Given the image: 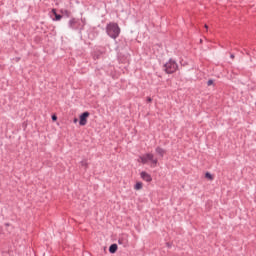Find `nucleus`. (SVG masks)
I'll return each instance as SVG.
<instances>
[{"mask_svg":"<svg viewBox=\"0 0 256 256\" xmlns=\"http://www.w3.org/2000/svg\"><path fill=\"white\" fill-rule=\"evenodd\" d=\"M106 33L111 37V39H117V37L121 35V28L119 27V24L110 22L106 26Z\"/></svg>","mask_w":256,"mask_h":256,"instance_id":"nucleus-1","label":"nucleus"},{"mask_svg":"<svg viewBox=\"0 0 256 256\" xmlns=\"http://www.w3.org/2000/svg\"><path fill=\"white\" fill-rule=\"evenodd\" d=\"M149 161H151L154 167H157V163H159V160H157V158H155V156L151 153H146L143 156H139L138 162L142 163L143 165H147Z\"/></svg>","mask_w":256,"mask_h":256,"instance_id":"nucleus-2","label":"nucleus"},{"mask_svg":"<svg viewBox=\"0 0 256 256\" xmlns=\"http://www.w3.org/2000/svg\"><path fill=\"white\" fill-rule=\"evenodd\" d=\"M163 68L165 73H167L168 75H171L175 73L177 69H179V65H177V62L175 60L170 59L167 63L163 65Z\"/></svg>","mask_w":256,"mask_h":256,"instance_id":"nucleus-3","label":"nucleus"},{"mask_svg":"<svg viewBox=\"0 0 256 256\" xmlns=\"http://www.w3.org/2000/svg\"><path fill=\"white\" fill-rule=\"evenodd\" d=\"M89 115H91V113H89V111H85L82 114H80V116H79L80 127H85V125H87V119H89Z\"/></svg>","mask_w":256,"mask_h":256,"instance_id":"nucleus-4","label":"nucleus"},{"mask_svg":"<svg viewBox=\"0 0 256 256\" xmlns=\"http://www.w3.org/2000/svg\"><path fill=\"white\" fill-rule=\"evenodd\" d=\"M140 177H141V179H143V181H146L147 183H151V181H153V178L151 177V174H149L145 171H142L140 173Z\"/></svg>","mask_w":256,"mask_h":256,"instance_id":"nucleus-5","label":"nucleus"},{"mask_svg":"<svg viewBox=\"0 0 256 256\" xmlns=\"http://www.w3.org/2000/svg\"><path fill=\"white\" fill-rule=\"evenodd\" d=\"M68 25L70 27V29H77V26L79 25V21L77 20V18H71L68 22Z\"/></svg>","mask_w":256,"mask_h":256,"instance_id":"nucleus-6","label":"nucleus"},{"mask_svg":"<svg viewBox=\"0 0 256 256\" xmlns=\"http://www.w3.org/2000/svg\"><path fill=\"white\" fill-rule=\"evenodd\" d=\"M52 15H54L53 21H61L63 19L62 14L57 13V9L53 8L51 10Z\"/></svg>","mask_w":256,"mask_h":256,"instance_id":"nucleus-7","label":"nucleus"},{"mask_svg":"<svg viewBox=\"0 0 256 256\" xmlns=\"http://www.w3.org/2000/svg\"><path fill=\"white\" fill-rule=\"evenodd\" d=\"M59 13H61L62 19H63V17L69 18V17H71V15H72L71 11H69V10H67V9H60V10H59Z\"/></svg>","mask_w":256,"mask_h":256,"instance_id":"nucleus-8","label":"nucleus"},{"mask_svg":"<svg viewBox=\"0 0 256 256\" xmlns=\"http://www.w3.org/2000/svg\"><path fill=\"white\" fill-rule=\"evenodd\" d=\"M119 249V246L117 244H111L109 247V253H111L112 255H115V253H117V250Z\"/></svg>","mask_w":256,"mask_h":256,"instance_id":"nucleus-9","label":"nucleus"},{"mask_svg":"<svg viewBox=\"0 0 256 256\" xmlns=\"http://www.w3.org/2000/svg\"><path fill=\"white\" fill-rule=\"evenodd\" d=\"M118 245H122L123 247H127L129 245V241L127 238H119L118 239Z\"/></svg>","mask_w":256,"mask_h":256,"instance_id":"nucleus-10","label":"nucleus"},{"mask_svg":"<svg viewBox=\"0 0 256 256\" xmlns=\"http://www.w3.org/2000/svg\"><path fill=\"white\" fill-rule=\"evenodd\" d=\"M155 151H156L157 155H160V157H164V155L166 153L165 149H163V148H161L159 146L156 147Z\"/></svg>","mask_w":256,"mask_h":256,"instance_id":"nucleus-11","label":"nucleus"},{"mask_svg":"<svg viewBox=\"0 0 256 256\" xmlns=\"http://www.w3.org/2000/svg\"><path fill=\"white\" fill-rule=\"evenodd\" d=\"M134 189H136V191L143 189V182H137L134 186Z\"/></svg>","mask_w":256,"mask_h":256,"instance_id":"nucleus-12","label":"nucleus"},{"mask_svg":"<svg viewBox=\"0 0 256 256\" xmlns=\"http://www.w3.org/2000/svg\"><path fill=\"white\" fill-rule=\"evenodd\" d=\"M205 178L208 179L209 181H213V176L209 172L205 173Z\"/></svg>","mask_w":256,"mask_h":256,"instance_id":"nucleus-13","label":"nucleus"},{"mask_svg":"<svg viewBox=\"0 0 256 256\" xmlns=\"http://www.w3.org/2000/svg\"><path fill=\"white\" fill-rule=\"evenodd\" d=\"M80 163H81L82 167H85V169H87V167H89V164L87 163V160H82Z\"/></svg>","mask_w":256,"mask_h":256,"instance_id":"nucleus-14","label":"nucleus"},{"mask_svg":"<svg viewBox=\"0 0 256 256\" xmlns=\"http://www.w3.org/2000/svg\"><path fill=\"white\" fill-rule=\"evenodd\" d=\"M153 102V98H151V97H147L146 98V103H152Z\"/></svg>","mask_w":256,"mask_h":256,"instance_id":"nucleus-15","label":"nucleus"},{"mask_svg":"<svg viewBox=\"0 0 256 256\" xmlns=\"http://www.w3.org/2000/svg\"><path fill=\"white\" fill-rule=\"evenodd\" d=\"M213 83H214V81H213V80H211V79H210V80H208V81H207V85H208V87H211V85H213Z\"/></svg>","mask_w":256,"mask_h":256,"instance_id":"nucleus-16","label":"nucleus"},{"mask_svg":"<svg viewBox=\"0 0 256 256\" xmlns=\"http://www.w3.org/2000/svg\"><path fill=\"white\" fill-rule=\"evenodd\" d=\"M101 54H94V59H100Z\"/></svg>","mask_w":256,"mask_h":256,"instance_id":"nucleus-17","label":"nucleus"},{"mask_svg":"<svg viewBox=\"0 0 256 256\" xmlns=\"http://www.w3.org/2000/svg\"><path fill=\"white\" fill-rule=\"evenodd\" d=\"M166 247H168V249H171L172 244L170 242H166Z\"/></svg>","mask_w":256,"mask_h":256,"instance_id":"nucleus-18","label":"nucleus"},{"mask_svg":"<svg viewBox=\"0 0 256 256\" xmlns=\"http://www.w3.org/2000/svg\"><path fill=\"white\" fill-rule=\"evenodd\" d=\"M52 121H57V115L55 114L52 115Z\"/></svg>","mask_w":256,"mask_h":256,"instance_id":"nucleus-19","label":"nucleus"},{"mask_svg":"<svg viewBox=\"0 0 256 256\" xmlns=\"http://www.w3.org/2000/svg\"><path fill=\"white\" fill-rule=\"evenodd\" d=\"M15 61H16L17 63H19V61H21V58L16 57V58H15Z\"/></svg>","mask_w":256,"mask_h":256,"instance_id":"nucleus-20","label":"nucleus"},{"mask_svg":"<svg viewBox=\"0 0 256 256\" xmlns=\"http://www.w3.org/2000/svg\"><path fill=\"white\" fill-rule=\"evenodd\" d=\"M231 59H235V54L230 55Z\"/></svg>","mask_w":256,"mask_h":256,"instance_id":"nucleus-21","label":"nucleus"},{"mask_svg":"<svg viewBox=\"0 0 256 256\" xmlns=\"http://www.w3.org/2000/svg\"><path fill=\"white\" fill-rule=\"evenodd\" d=\"M205 29H209V26L207 24L204 25Z\"/></svg>","mask_w":256,"mask_h":256,"instance_id":"nucleus-22","label":"nucleus"},{"mask_svg":"<svg viewBox=\"0 0 256 256\" xmlns=\"http://www.w3.org/2000/svg\"><path fill=\"white\" fill-rule=\"evenodd\" d=\"M77 121H79V119H77V118H74V123H77Z\"/></svg>","mask_w":256,"mask_h":256,"instance_id":"nucleus-23","label":"nucleus"},{"mask_svg":"<svg viewBox=\"0 0 256 256\" xmlns=\"http://www.w3.org/2000/svg\"><path fill=\"white\" fill-rule=\"evenodd\" d=\"M9 225H10L9 223H6V224H5L6 227H9Z\"/></svg>","mask_w":256,"mask_h":256,"instance_id":"nucleus-24","label":"nucleus"},{"mask_svg":"<svg viewBox=\"0 0 256 256\" xmlns=\"http://www.w3.org/2000/svg\"><path fill=\"white\" fill-rule=\"evenodd\" d=\"M200 43H203V40H202V39H200Z\"/></svg>","mask_w":256,"mask_h":256,"instance_id":"nucleus-25","label":"nucleus"}]
</instances>
